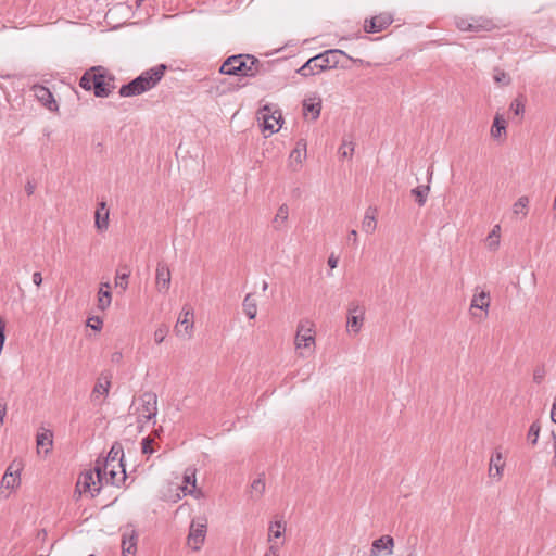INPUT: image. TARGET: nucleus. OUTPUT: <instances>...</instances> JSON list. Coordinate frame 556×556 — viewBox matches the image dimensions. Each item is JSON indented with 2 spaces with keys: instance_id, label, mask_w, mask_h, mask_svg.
Wrapping results in <instances>:
<instances>
[{
  "instance_id": "de8ad7c7",
  "label": "nucleus",
  "mask_w": 556,
  "mask_h": 556,
  "mask_svg": "<svg viewBox=\"0 0 556 556\" xmlns=\"http://www.w3.org/2000/svg\"><path fill=\"white\" fill-rule=\"evenodd\" d=\"M141 445L143 454H151L153 452L152 440L150 438H144L141 442Z\"/></svg>"
},
{
  "instance_id": "58836bf2",
  "label": "nucleus",
  "mask_w": 556,
  "mask_h": 556,
  "mask_svg": "<svg viewBox=\"0 0 556 556\" xmlns=\"http://www.w3.org/2000/svg\"><path fill=\"white\" fill-rule=\"evenodd\" d=\"M184 481L187 483V484H191L192 485V489L188 490V486H185L184 490L190 494H193L195 492V482H197V479H195V471L193 469H187L185 475H184Z\"/></svg>"
},
{
  "instance_id": "79ce46f5",
  "label": "nucleus",
  "mask_w": 556,
  "mask_h": 556,
  "mask_svg": "<svg viewBox=\"0 0 556 556\" xmlns=\"http://www.w3.org/2000/svg\"><path fill=\"white\" fill-rule=\"evenodd\" d=\"M541 427L538 421H534L528 431V439L531 440L532 444H536L539 434H540Z\"/></svg>"
},
{
  "instance_id": "6e6d98bb",
  "label": "nucleus",
  "mask_w": 556,
  "mask_h": 556,
  "mask_svg": "<svg viewBox=\"0 0 556 556\" xmlns=\"http://www.w3.org/2000/svg\"><path fill=\"white\" fill-rule=\"evenodd\" d=\"M345 58L350 59L353 63L358 64V65H369V62H365L362 59H353V58L349 56L348 54Z\"/></svg>"
},
{
  "instance_id": "a878e982",
  "label": "nucleus",
  "mask_w": 556,
  "mask_h": 556,
  "mask_svg": "<svg viewBox=\"0 0 556 556\" xmlns=\"http://www.w3.org/2000/svg\"><path fill=\"white\" fill-rule=\"evenodd\" d=\"M42 431L37 434V450L38 453L43 448L47 454L53 444V434L48 429H41Z\"/></svg>"
},
{
  "instance_id": "a211bd4d",
  "label": "nucleus",
  "mask_w": 556,
  "mask_h": 556,
  "mask_svg": "<svg viewBox=\"0 0 556 556\" xmlns=\"http://www.w3.org/2000/svg\"><path fill=\"white\" fill-rule=\"evenodd\" d=\"M260 113L263 119V130H268L269 135L277 132L280 128L279 122L281 121V115L279 114L278 117H276L270 113V110L267 106H264Z\"/></svg>"
},
{
  "instance_id": "473e14b6",
  "label": "nucleus",
  "mask_w": 556,
  "mask_h": 556,
  "mask_svg": "<svg viewBox=\"0 0 556 556\" xmlns=\"http://www.w3.org/2000/svg\"><path fill=\"white\" fill-rule=\"evenodd\" d=\"M528 206H529V198L526 195H522L513 204V214L516 216L520 215L522 217H526L528 214Z\"/></svg>"
},
{
  "instance_id": "680f3d73",
  "label": "nucleus",
  "mask_w": 556,
  "mask_h": 556,
  "mask_svg": "<svg viewBox=\"0 0 556 556\" xmlns=\"http://www.w3.org/2000/svg\"><path fill=\"white\" fill-rule=\"evenodd\" d=\"M267 288H268V283H267V281H263L262 290H263V291H266V290H267Z\"/></svg>"
},
{
  "instance_id": "0eeeda50",
  "label": "nucleus",
  "mask_w": 556,
  "mask_h": 556,
  "mask_svg": "<svg viewBox=\"0 0 556 556\" xmlns=\"http://www.w3.org/2000/svg\"><path fill=\"white\" fill-rule=\"evenodd\" d=\"M140 407L138 408L139 424L148 422L156 417L157 414V396L153 392L143 393L140 399Z\"/></svg>"
},
{
  "instance_id": "4d7b16f0",
  "label": "nucleus",
  "mask_w": 556,
  "mask_h": 556,
  "mask_svg": "<svg viewBox=\"0 0 556 556\" xmlns=\"http://www.w3.org/2000/svg\"><path fill=\"white\" fill-rule=\"evenodd\" d=\"M377 210L375 207H368L365 212V216L376 217Z\"/></svg>"
},
{
  "instance_id": "9b49d317",
  "label": "nucleus",
  "mask_w": 556,
  "mask_h": 556,
  "mask_svg": "<svg viewBox=\"0 0 556 556\" xmlns=\"http://www.w3.org/2000/svg\"><path fill=\"white\" fill-rule=\"evenodd\" d=\"M193 329V311L185 305L175 325L174 331L178 337L190 339Z\"/></svg>"
},
{
  "instance_id": "b1692460",
  "label": "nucleus",
  "mask_w": 556,
  "mask_h": 556,
  "mask_svg": "<svg viewBox=\"0 0 556 556\" xmlns=\"http://www.w3.org/2000/svg\"><path fill=\"white\" fill-rule=\"evenodd\" d=\"M489 306H490L489 292L480 291V292L475 293V295L471 300V304H470V309L475 317H477L478 315L473 312V309H481V311L486 312Z\"/></svg>"
},
{
  "instance_id": "aec40b11",
  "label": "nucleus",
  "mask_w": 556,
  "mask_h": 556,
  "mask_svg": "<svg viewBox=\"0 0 556 556\" xmlns=\"http://www.w3.org/2000/svg\"><path fill=\"white\" fill-rule=\"evenodd\" d=\"M321 99L317 96L309 97L303 101V114L305 117L311 116L312 119H317L320 115Z\"/></svg>"
},
{
  "instance_id": "a19ab883",
  "label": "nucleus",
  "mask_w": 556,
  "mask_h": 556,
  "mask_svg": "<svg viewBox=\"0 0 556 556\" xmlns=\"http://www.w3.org/2000/svg\"><path fill=\"white\" fill-rule=\"evenodd\" d=\"M365 315V307L358 302H351L348 307V316Z\"/></svg>"
},
{
  "instance_id": "2eb2a0df",
  "label": "nucleus",
  "mask_w": 556,
  "mask_h": 556,
  "mask_svg": "<svg viewBox=\"0 0 556 556\" xmlns=\"http://www.w3.org/2000/svg\"><path fill=\"white\" fill-rule=\"evenodd\" d=\"M505 467L504 456L501 448H496L490 458L489 476L492 479L500 480L503 476Z\"/></svg>"
},
{
  "instance_id": "a18cd8bd",
  "label": "nucleus",
  "mask_w": 556,
  "mask_h": 556,
  "mask_svg": "<svg viewBox=\"0 0 556 556\" xmlns=\"http://www.w3.org/2000/svg\"><path fill=\"white\" fill-rule=\"evenodd\" d=\"M87 326L94 331H100L103 326V319L99 316H92L87 319Z\"/></svg>"
},
{
  "instance_id": "ddd939ff",
  "label": "nucleus",
  "mask_w": 556,
  "mask_h": 556,
  "mask_svg": "<svg viewBox=\"0 0 556 556\" xmlns=\"http://www.w3.org/2000/svg\"><path fill=\"white\" fill-rule=\"evenodd\" d=\"M294 345L296 350L311 349L315 345V337L313 330L309 327H305L304 324L298 325V330L294 339Z\"/></svg>"
},
{
  "instance_id": "bb28decb",
  "label": "nucleus",
  "mask_w": 556,
  "mask_h": 556,
  "mask_svg": "<svg viewBox=\"0 0 556 556\" xmlns=\"http://www.w3.org/2000/svg\"><path fill=\"white\" fill-rule=\"evenodd\" d=\"M505 135L506 121L500 114H496L493 121V125L491 127V137L493 139H501Z\"/></svg>"
},
{
  "instance_id": "20e7f679",
  "label": "nucleus",
  "mask_w": 556,
  "mask_h": 556,
  "mask_svg": "<svg viewBox=\"0 0 556 556\" xmlns=\"http://www.w3.org/2000/svg\"><path fill=\"white\" fill-rule=\"evenodd\" d=\"M260 61L250 54H237L227 58L222 64L219 72L225 75L255 76L258 72Z\"/></svg>"
},
{
  "instance_id": "4be33fe9",
  "label": "nucleus",
  "mask_w": 556,
  "mask_h": 556,
  "mask_svg": "<svg viewBox=\"0 0 556 556\" xmlns=\"http://www.w3.org/2000/svg\"><path fill=\"white\" fill-rule=\"evenodd\" d=\"M94 219H96L94 220L96 228L99 231L102 232L108 229V227H109V208H108L105 202L99 203V206L96 211Z\"/></svg>"
},
{
  "instance_id": "f03ea898",
  "label": "nucleus",
  "mask_w": 556,
  "mask_h": 556,
  "mask_svg": "<svg viewBox=\"0 0 556 556\" xmlns=\"http://www.w3.org/2000/svg\"><path fill=\"white\" fill-rule=\"evenodd\" d=\"M166 70V65L159 64L142 72L138 77L119 88V96L124 98L135 97L151 90L163 78Z\"/></svg>"
},
{
  "instance_id": "5fc2aeb1",
  "label": "nucleus",
  "mask_w": 556,
  "mask_h": 556,
  "mask_svg": "<svg viewBox=\"0 0 556 556\" xmlns=\"http://www.w3.org/2000/svg\"><path fill=\"white\" fill-rule=\"evenodd\" d=\"M25 191L28 195H31L35 191V185H33L30 181H28L25 186Z\"/></svg>"
},
{
  "instance_id": "f704fd0d",
  "label": "nucleus",
  "mask_w": 556,
  "mask_h": 556,
  "mask_svg": "<svg viewBox=\"0 0 556 556\" xmlns=\"http://www.w3.org/2000/svg\"><path fill=\"white\" fill-rule=\"evenodd\" d=\"M130 276V269L124 266V270H117L115 277V286L125 291L128 288V278Z\"/></svg>"
},
{
  "instance_id": "e2e57ef3",
  "label": "nucleus",
  "mask_w": 556,
  "mask_h": 556,
  "mask_svg": "<svg viewBox=\"0 0 556 556\" xmlns=\"http://www.w3.org/2000/svg\"><path fill=\"white\" fill-rule=\"evenodd\" d=\"M408 556H417V555H416V554H414V553H412V554H409Z\"/></svg>"
},
{
  "instance_id": "37998d69",
  "label": "nucleus",
  "mask_w": 556,
  "mask_h": 556,
  "mask_svg": "<svg viewBox=\"0 0 556 556\" xmlns=\"http://www.w3.org/2000/svg\"><path fill=\"white\" fill-rule=\"evenodd\" d=\"M168 333V328L166 325H162L160 326L155 331H154V341L156 344H161L164 339L166 338Z\"/></svg>"
},
{
  "instance_id": "49530a36",
  "label": "nucleus",
  "mask_w": 556,
  "mask_h": 556,
  "mask_svg": "<svg viewBox=\"0 0 556 556\" xmlns=\"http://www.w3.org/2000/svg\"><path fill=\"white\" fill-rule=\"evenodd\" d=\"M510 110L515 115H521L525 112V104L520 99H515L510 104Z\"/></svg>"
},
{
  "instance_id": "6e6552de",
  "label": "nucleus",
  "mask_w": 556,
  "mask_h": 556,
  "mask_svg": "<svg viewBox=\"0 0 556 556\" xmlns=\"http://www.w3.org/2000/svg\"><path fill=\"white\" fill-rule=\"evenodd\" d=\"M103 484L119 486L126 480V471L123 463L110 466L101 465Z\"/></svg>"
},
{
  "instance_id": "4c0bfd02",
  "label": "nucleus",
  "mask_w": 556,
  "mask_h": 556,
  "mask_svg": "<svg viewBox=\"0 0 556 556\" xmlns=\"http://www.w3.org/2000/svg\"><path fill=\"white\" fill-rule=\"evenodd\" d=\"M493 80L501 86H508L511 81L509 75L498 67L493 70Z\"/></svg>"
},
{
  "instance_id": "09e8293b",
  "label": "nucleus",
  "mask_w": 556,
  "mask_h": 556,
  "mask_svg": "<svg viewBox=\"0 0 556 556\" xmlns=\"http://www.w3.org/2000/svg\"><path fill=\"white\" fill-rule=\"evenodd\" d=\"M264 556H279V546L277 544H271Z\"/></svg>"
},
{
  "instance_id": "f257e3e1",
  "label": "nucleus",
  "mask_w": 556,
  "mask_h": 556,
  "mask_svg": "<svg viewBox=\"0 0 556 556\" xmlns=\"http://www.w3.org/2000/svg\"><path fill=\"white\" fill-rule=\"evenodd\" d=\"M79 85L87 91L93 90L98 98H108L116 88L114 75L102 66H93L86 71Z\"/></svg>"
},
{
  "instance_id": "0e129e2a",
  "label": "nucleus",
  "mask_w": 556,
  "mask_h": 556,
  "mask_svg": "<svg viewBox=\"0 0 556 556\" xmlns=\"http://www.w3.org/2000/svg\"><path fill=\"white\" fill-rule=\"evenodd\" d=\"M88 556H94V555L90 554V555H88Z\"/></svg>"
},
{
  "instance_id": "864d4df0",
  "label": "nucleus",
  "mask_w": 556,
  "mask_h": 556,
  "mask_svg": "<svg viewBox=\"0 0 556 556\" xmlns=\"http://www.w3.org/2000/svg\"><path fill=\"white\" fill-rule=\"evenodd\" d=\"M349 240L353 242L354 245H357L358 243V237L357 231L355 229H352L349 233Z\"/></svg>"
},
{
  "instance_id": "603ef678",
  "label": "nucleus",
  "mask_w": 556,
  "mask_h": 556,
  "mask_svg": "<svg viewBox=\"0 0 556 556\" xmlns=\"http://www.w3.org/2000/svg\"><path fill=\"white\" fill-rule=\"evenodd\" d=\"M33 282L39 287L42 283V276L41 273L36 271L33 274Z\"/></svg>"
},
{
  "instance_id": "39448f33",
  "label": "nucleus",
  "mask_w": 556,
  "mask_h": 556,
  "mask_svg": "<svg viewBox=\"0 0 556 556\" xmlns=\"http://www.w3.org/2000/svg\"><path fill=\"white\" fill-rule=\"evenodd\" d=\"M100 460H97L94 469L85 470L77 479L75 494L79 497L92 498L99 494L103 482Z\"/></svg>"
},
{
  "instance_id": "c03bdc74",
  "label": "nucleus",
  "mask_w": 556,
  "mask_h": 556,
  "mask_svg": "<svg viewBox=\"0 0 556 556\" xmlns=\"http://www.w3.org/2000/svg\"><path fill=\"white\" fill-rule=\"evenodd\" d=\"M354 152V144L352 142L344 141L339 148V153L342 157H351Z\"/></svg>"
},
{
  "instance_id": "412c9836",
  "label": "nucleus",
  "mask_w": 556,
  "mask_h": 556,
  "mask_svg": "<svg viewBox=\"0 0 556 556\" xmlns=\"http://www.w3.org/2000/svg\"><path fill=\"white\" fill-rule=\"evenodd\" d=\"M110 376L106 374H101L91 393L92 401L97 402L99 397L106 396L110 390Z\"/></svg>"
},
{
  "instance_id": "1a4fd4ad",
  "label": "nucleus",
  "mask_w": 556,
  "mask_h": 556,
  "mask_svg": "<svg viewBox=\"0 0 556 556\" xmlns=\"http://www.w3.org/2000/svg\"><path fill=\"white\" fill-rule=\"evenodd\" d=\"M122 556H134L137 552L138 532L134 525L129 523L121 528Z\"/></svg>"
},
{
  "instance_id": "8fccbe9b",
  "label": "nucleus",
  "mask_w": 556,
  "mask_h": 556,
  "mask_svg": "<svg viewBox=\"0 0 556 556\" xmlns=\"http://www.w3.org/2000/svg\"><path fill=\"white\" fill-rule=\"evenodd\" d=\"M7 414V404L4 401L0 400V426L3 424V418Z\"/></svg>"
},
{
  "instance_id": "052dcab7",
  "label": "nucleus",
  "mask_w": 556,
  "mask_h": 556,
  "mask_svg": "<svg viewBox=\"0 0 556 556\" xmlns=\"http://www.w3.org/2000/svg\"><path fill=\"white\" fill-rule=\"evenodd\" d=\"M100 287H103L104 291L111 292V283L110 282H102Z\"/></svg>"
},
{
  "instance_id": "7ed1b4c3",
  "label": "nucleus",
  "mask_w": 556,
  "mask_h": 556,
  "mask_svg": "<svg viewBox=\"0 0 556 556\" xmlns=\"http://www.w3.org/2000/svg\"><path fill=\"white\" fill-rule=\"evenodd\" d=\"M342 56H346V53L342 50H327L308 59L306 63L298 70V73L303 77H308L323 71L334 68L339 65Z\"/></svg>"
},
{
  "instance_id": "cd10ccee",
  "label": "nucleus",
  "mask_w": 556,
  "mask_h": 556,
  "mask_svg": "<svg viewBox=\"0 0 556 556\" xmlns=\"http://www.w3.org/2000/svg\"><path fill=\"white\" fill-rule=\"evenodd\" d=\"M242 307L244 314L249 319H254L257 314V303L254 299L253 294L248 293L242 302Z\"/></svg>"
},
{
  "instance_id": "c9c22d12",
  "label": "nucleus",
  "mask_w": 556,
  "mask_h": 556,
  "mask_svg": "<svg viewBox=\"0 0 556 556\" xmlns=\"http://www.w3.org/2000/svg\"><path fill=\"white\" fill-rule=\"evenodd\" d=\"M112 302V293L104 291L103 287L99 288L98 292V308L100 311H105L110 307Z\"/></svg>"
},
{
  "instance_id": "13d9d810",
  "label": "nucleus",
  "mask_w": 556,
  "mask_h": 556,
  "mask_svg": "<svg viewBox=\"0 0 556 556\" xmlns=\"http://www.w3.org/2000/svg\"><path fill=\"white\" fill-rule=\"evenodd\" d=\"M551 419L554 424H556V403L553 404L551 410Z\"/></svg>"
},
{
  "instance_id": "6ab92c4d",
  "label": "nucleus",
  "mask_w": 556,
  "mask_h": 556,
  "mask_svg": "<svg viewBox=\"0 0 556 556\" xmlns=\"http://www.w3.org/2000/svg\"><path fill=\"white\" fill-rule=\"evenodd\" d=\"M394 540L390 535H383L374 541L370 549V556H379L381 552L391 555L393 553Z\"/></svg>"
},
{
  "instance_id": "dca6fc26",
  "label": "nucleus",
  "mask_w": 556,
  "mask_h": 556,
  "mask_svg": "<svg viewBox=\"0 0 556 556\" xmlns=\"http://www.w3.org/2000/svg\"><path fill=\"white\" fill-rule=\"evenodd\" d=\"M34 96L37 98V100L42 103L47 109L50 111L58 110L56 101L53 98V94L51 91L41 85H34L33 86Z\"/></svg>"
},
{
  "instance_id": "393cba45",
  "label": "nucleus",
  "mask_w": 556,
  "mask_h": 556,
  "mask_svg": "<svg viewBox=\"0 0 556 556\" xmlns=\"http://www.w3.org/2000/svg\"><path fill=\"white\" fill-rule=\"evenodd\" d=\"M124 458V452L123 446L121 443L115 442L110 452L108 453V456L104 458V460H100V465L110 466L113 464L123 463Z\"/></svg>"
},
{
  "instance_id": "bf43d9fd",
  "label": "nucleus",
  "mask_w": 556,
  "mask_h": 556,
  "mask_svg": "<svg viewBox=\"0 0 556 556\" xmlns=\"http://www.w3.org/2000/svg\"><path fill=\"white\" fill-rule=\"evenodd\" d=\"M553 437H554V456H553L552 463H553V466L556 467V435H555V433H553Z\"/></svg>"
},
{
  "instance_id": "7c9ffc66",
  "label": "nucleus",
  "mask_w": 556,
  "mask_h": 556,
  "mask_svg": "<svg viewBox=\"0 0 556 556\" xmlns=\"http://www.w3.org/2000/svg\"><path fill=\"white\" fill-rule=\"evenodd\" d=\"M500 239H501V226L495 225L486 238V245H488L489 250H491V251L497 250L500 247V242H501Z\"/></svg>"
},
{
  "instance_id": "c85d7f7f",
  "label": "nucleus",
  "mask_w": 556,
  "mask_h": 556,
  "mask_svg": "<svg viewBox=\"0 0 556 556\" xmlns=\"http://www.w3.org/2000/svg\"><path fill=\"white\" fill-rule=\"evenodd\" d=\"M11 466L7 469L5 473L2 477L1 480V488L4 489H14L20 484V475L18 470L15 472L11 471Z\"/></svg>"
},
{
  "instance_id": "3c124183",
  "label": "nucleus",
  "mask_w": 556,
  "mask_h": 556,
  "mask_svg": "<svg viewBox=\"0 0 556 556\" xmlns=\"http://www.w3.org/2000/svg\"><path fill=\"white\" fill-rule=\"evenodd\" d=\"M338 262H339L338 257H337V256H334L333 254H331V255L328 257V261H327V263H328V265H329V267H330L331 269H333V268H336V267L338 266Z\"/></svg>"
},
{
  "instance_id": "4468645a",
  "label": "nucleus",
  "mask_w": 556,
  "mask_h": 556,
  "mask_svg": "<svg viewBox=\"0 0 556 556\" xmlns=\"http://www.w3.org/2000/svg\"><path fill=\"white\" fill-rule=\"evenodd\" d=\"M155 283L159 292L166 293L170 287V270L167 264L159 262L155 270Z\"/></svg>"
},
{
  "instance_id": "c756f323",
  "label": "nucleus",
  "mask_w": 556,
  "mask_h": 556,
  "mask_svg": "<svg viewBox=\"0 0 556 556\" xmlns=\"http://www.w3.org/2000/svg\"><path fill=\"white\" fill-rule=\"evenodd\" d=\"M265 492V480L263 476H258L254 479L250 486L251 497L258 500Z\"/></svg>"
},
{
  "instance_id": "2f4dec72",
  "label": "nucleus",
  "mask_w": 556,
  "mask_h": 556,
  "mask_svg": "<svg viewBox=\"0 0 556 556\" xmlns=\"http://www.w3.org/2000/svg\"><path fill=\"white\" fill-rule=\"evenodd\" d=\"M286 531V523L281 520L270 522L268 528V540L279 539Z\"/></svg>"
},
{
  "instance_id": "9d476101",
  "label": "nucleus",
  "mask_w": 556,
  "mask_h": 556,
  "mask_svg": "<svg viewBox=\"0 0 556 556\" xmlns=\"http://www.w3.org/2000/svg\"><path fill=\"white\" fill-rule=\"evenodd\" d=\"M394 18L391 13L382 12L369 18H365L363 29L366 34L381 33L387 29Z\"/></svg>"
},
{
  "instance_id": "423d86ee",
  "label": "nucleus",
  "mask_w": 556,
  "mask_h": 556,
  "mask_svg": "<svg viewBox=\"0 0 556 556\" xmlns=\"http://www.w3.org/2000/svg\"><path fill=\"white\" fill-rule=\"evenodd\" d=\"M454 25L464 33L492 31L496 28L495 22L483 15H457L454 17Z\"/></svg>"
},
{
  "instance_id": "72a5a7b5",
  "label": "nucleus",
  "mask_w": 556,
  "mask_h": 556,
  "mask_svg": "<svg viewBox=\"0 0 556 556\" xmlns=\"http://www.w3.org/2000/svg\"><path fill=\"white\" fill-rule=\"evenodd\" d=\"M365 315L348 316L346 328L349 332L358 333L363 327Z\"/></svg>"
},
{
  "instance_id": "ea45409f",
  "label": "nucleus",
  "mask_w": 556,
  "mask_h": 556,
  "mask_svg": "<svg viewBox=\"0 0 556 556\" xmlns=\"http://www.w3.org/2000/svg\"><path fill=\"white\" fill-rule=\"evenodd\" d=\"M362 228L366 233H372L377 228L376 217L364 216Z\"/></svg>"
},
{
  "instance_id": "e433bc0d",
  "label": "nucleus",
  "mask_w": 556,
  "mask_h": 556,
  "mask_svg": "<svg viewBox=\"0 0 556 556\" xmlns=\"http://www.w3.org/2000/svg\"><path fill=\"white\" fill-rule=\"evenodd\" d=\"M429 191V186H418L412 190V194L416 198L417 203L422 206L427 201Z\"/></svg>"
},
{
  "instance_id": "5701e85b",
  "label": "nucleus",
  "mask_w": 556,
  "mask_h": 556,
  "mask_svg": "<svg viewBox=\"0 0 556 556\" xmlns=\"http://www.w3.org/2000/svg\"><path fill=\"white\" fill-rule=\"evenodd\" d=\"M289 218V206L283 203L278 208L273 218V228L277 231H281L286 228Z\"/></svg>"
},
{
  "instance_id": "f8f14e48",
  "label": "nucleus",
  "mask_w": 556,
  "mask_h": 556,
  "mask_svg": "<svg viewBox=\"0 0 556 556\" xmlns=\"http://www.w3.org/2000/svg\"><path fill=\"white\" fill-rule=\"evenodd\" d=\"M206 535V521H192L188 534V544L193 551H199Z\"/></svg>"
},
{
  "instance_id": "f3484780",
  "label": "nucleus",
  "mask_w": 556,
  "mask_h": 556,
  "mask_svg": "<svg viewBox=\"0 0 556 556\" xmlns=\"http://www.w3.org/2000/svg\"><path fill=\"white\" fill-rule=\"evenodd\" d=\"M306 157V143L304 140H299L294 147V149L290 152L289 155V166L292 170H298L302 162Z\"/></svg>"
}]
</instances>
